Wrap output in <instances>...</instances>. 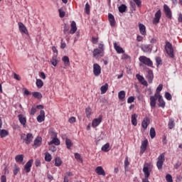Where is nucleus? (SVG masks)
<instances>
[{
  "mask_svg": "<svg viewBox=\"0 0 182 182\" xmlns=\"http://www.w3.org/2000/svg\"><path fill=\"white\" fill-rule=\"evenodd\" d=\"M21 139L25 141L26 144H31V143H32V140H33V135L31 133H28L26 135L23 134L21 136Z\"/></svg>",
  "mask_w": 182,
  "mask_h": 182,
  "instance_id": "obj_3",
  "label": "nucleus"
},
{
  "mask_svg": "<svg viewBox=\"0 0 182 182\" xmlns=\"http://www.w3.org/2000/svg\"><path fill=\"white\" fill-rule=\"evenodd\" d=\"M18 117L21 124H22L23 127H26V117L23 116V114H18Z\"/></svg>",
  "mask_w": 182,
  "mask_h": 182,
  "instance_id": "obj_13",
  "label": "nucleus"
},
{
  "mask_svg": "<svg viewBox=\"0 0 182 182\" xmlns=\"http://www.w3.org/2000/svg\"><path fill=\"white\" fill-rule=\"evenodd\" d=\"M50 62L53 66H56V65H58V58L56 56H53Z\"/></svg>",
  "mask_w": 182,
  "mask_h": 182,
  "instance_id": "obj_46",
  "label": "nucleus"
},
{
  "mask_svg": "<svg viewBox=\"0 0 182 182\" xmlns=\"http://www.w3.org/2000/svg\"><path fill=\"white\" fill-rule=\"evenodd\" d=\"M139 62H141V63H143L144 65H146V66H149V68H153V61H151V60H150V58L142 55L140 56L139 58Z\"/></svg>",
  "mask_w": 182,
  "mask_h": 182,
  "instance_id": "obj_2",
  "label": "nucleus"
},
{
  "mask_svg": "<svg viewBox=\"0 0 182 182\" xmlns=\"http://www.w3.org/2000/svg\"><path fill=\"white\" fill-rule=\"evenodd\" d=\"M107 89H109V85L105 84V85H102L100 88L101 95H105V93L107 92Z\"/></svg>",
  "mask_w": 182,
  "mask_h": 182,
  "instance_id": "obj_31",
  "label": "nucleus"
},
{
  "mask_svg": "<svg viewBox=\"0 0 182 182\" xmlns=\"http://www.w3.org/2000/svg\"><path fill=\"white\" fill-rule=\"evenodd\" d=\"M85 11L87 15H89V14H90V5H89V3H87L85 4Z\"/></svg>",
  "mask_w": 182,
  "mask_h": 182,
  "instance_id": "obj_43",
  "label": "nucleus"
},
{
  "mask_svg": "<svg viewBox=\"0 0 182 182\" xmlns=\"http://www.w3.org/2000/svg\"><path fill=\"white\" fill-rule=\"evenodd\" d=\"M59 14H60V18H64L65 16V12L63 11V10L62 9H60L58 10Z\"/></svg>",
  "mask_w": 182,
  "mask_h": 182,
  "instance_id": "obj_54",
  "label": "nucleus"
},
{
  "mask_svg": "<svg viewBox=\"0 0 182 182\" xmlns=\"http://www.w3.org/2000/svg\"><path fill=\"white\" fill-rule=\"evenodd\" d=\"M166 180L167 182H173V177L170 174L166 176Z\"/></svg>",
  "mask_w": 182,
  "mask_h": 182,
  "instance_id": "obj_50",
  "label": "nucleus"
},
{
  "mask_svg": "<svg viewBox=\"0 0 182 182\" xmlns=\"http://www.w3.org/2000/svg\"><path fill=\"white\" fill-rule=\"evenodd\" d=\"M155 60H156V63L157 68H159V66L163 65V60H161V58L156 57Z\"/></svg>",
  "mask_w": 182,
  "mask_h": 182,
  "instance_id": "obj_40",
  "label": "nucleus"
},
{
  "mask_svg": "<svg viewBox=\"0 0 182 182\" xmlns=\"http://www.w3.org/2000/svg\"><path fill=\"white\" fill-rule=\"evenodd\" d=\"M127 9V6H126V4H122L118 7V10H119V12H120V14H124Z\"/></svg>",
  "mask_w": 182,
  "mask_h": 182,
  "instance_id": "obj_26",
  "label": "nucleus"
},
{
  "mask_svg": "<svg viewBox=\"0 0 182 182\" xmlns=\"http://www.w3.org/2000/svg\"><path fill=\"white\" fill-rule=\"evenodd\" d=\"M42 144V137L38 136L33 142V146L36 148L39 147Z\"/></svg>",
  "mask_w": 182,
  "mask_h": 182,
  "instance_id": "obj_19",
  "label": "nucleus"
},
{
  "mask_svg": "<svg viewBox=\"0 0 182 182\" xmlns=\"http://www.w3.org/2000/svg\"><path fill=\"white\" fill-rule=\"evenodd\" d=\"M70 26H71V28L70 30V33H71V35H73V33H75L76 31H77V27L76 26V22L72 21Z\"/></svg>",
  "mask_w": 182,
  "mask_h": 182,
  "instance_id": "obj_23",
  "label": "nucleus"
},
{
  "mask_svg": "<svg viewBox=\"0 0 182 182\" xmlns=\"http://www.w3.org/2000/svg\"><path fill=\"white\" fill-rule=\"evenodd\" d=\"M133 102H134V97H129L127 99V103H133Z\"/></svg>",
  "mask_w": 182,
  "mask_h": 182,
  "instance_id": "obj_57",
  "label": "nucleus"
},
{
  "mask_svg": "<svg viewBox=\"0 0 182 182\" xmlns=\"http://www.w3.org/2000/svg\"><path fill=\"white\" fill-rule=\"evenodd\" d=\"M69 29H70L69 26L67 24H65L64 30H63L65 35H66L67 32H69Z\"/></svg>",
  "mask_w": 182,
  "mask_h": 182,
  "instance_id": "obj_55",
  "label": "nucleus"
},
{
  "mask_svg": "<svg viewBox=\"0 0 182 182\" xmlns=\"http://www.w3.org/2000/svg\"><path fill=\"white\" fill-rule=\"evenodd\" d=\"M15 160L16 163H22V161H23V155L20 154V155L16 156Z\"/></svg>",
  "mask_w": 182,
  "mask_h": 182,
  "instance_id": "obj_35",
  "label": "nucleus"
},
{
  "mask_svg": "<svg viewBox=\"0 0 182 182\" xmlns=\"http://www.w3.org/2000/svg\"><path fill=\"white\" fill-rule=\"evenodd\" d=\"M35 113H36V107H33L30 111V114L31 116H34L35 115Z\"/></svg>",
  "mask_w": 182,
  "mask_h": 182,
  "instance_id": "obj_51",
  "label": "nucleus"
},
{
  "mask_svg": "<svg viewBox=\"0 0 182 182\" xmlns=\"http://www.w3.org/2000/svg\"><path fill=\"white\" fill-rule=\"evenodd\" d=\"M36 167H39L41 166V161L39 159H36L35 161Z\"/></svg>",
  "mask_w": 182,
  "mask_h": 182,
  "instance_id": "obj_63",
  "label": "nucleus"
},
{
  "mask_svg": "<svg viewBox=\"0 0 182 182\" xmlns=\"http://www.w3.org/2000/svg\"><path fill=\"white\" fill-rule=\"evenodd\" d=\"M130 162H129V157L127 156L124 160V168L125 170L129 167Z\"/></svg>",
  "mask_w": 182,
  "mask_h": 182,
  "instance_id": "obj_49",
  "label": "nucleus"
},
{
  "mask_svg": "<svg viewBox=\"0 0 182 182\" xmlns=\"http://www.w3.org/2000/svg\"><path fill=\"white\" fill-rule=\"evenodd\" d=\"M32 95H33V97H35L36 99L41 100L43 97L42 93H41L39 92H32Z\"/></svg>",
  "mask_w": 182,
  "mask_h": 182,
  "instance_id": "obj_34",
  "label": "nucleus"
},
{
  "mask_svg": "<svg viewBox=\"0 0 182 182\" xmlns=\"http://www.w3.org/2000/svg\"><path fill=\"white\" fill-rule=\"evenodd\" d=\"M19 166H17L16 164L14 165V169L13 171V173L14 174V176H16V174H18V173H19Z\"/></svg>",
  "mask_w": 182,
  "mask_h": 182,
  "instance_id": "obj_48",
  "label": "nucleus"
},
{
  "mask_svg": "<svg viewBox=\"0 0 182 182\" xmlns=\"http://www.w3.org/2000/svg\"><path fill=\"white\" fill-rule=\"evenodd\" d=\"M165 50L167 53V55L171 58V59H173L174 58V48H173V45L168 41L166 43L165 46Z\"/></svg>",
  "mask_w": 182,
  "mask_h": 182,
  "instance_id": "obj_1",
  "label": "nucleus"
},
{
  "mask_svg": "<svg viewBox=\"0 0 182 182\" xmlns=\"http://www.w3.org/2000/svg\"><path fill=\"white\" fill-rule=\"evenodd\" d=\"M165 156H166V154L165 153H162L158 157V161H157V163H156V166L158 167L159 170H161V168H163V164H164V161L166 160V159L164 158Z\"/></svg>",
  "mask_w": 182,
  "mask_h": 182,
  "instance_id": "obj_4",
  "label": "nucleus"
},
{
  "mask_svg": "<svg viewBox=\"0 0 182 182\" xmlns=\"http://www.w3.org/2000/svg\"><path fill=\"white\" fill-rule=\"evenodd\" d=\"M33 163V159H30L24 166V170L26 173H31V167H32V164Z\"/></svg>",
  "mask_w": 182,
  "mask_h": 182,
  "instance_id": "obj_11",
  "label": "nucleus"
},
{
  "mask_svg": "<svg viewBox=\"0 0 182 182\" xmlns=\"http://www.w3.org/2000/svg\"><path fill=\"white\" fill-rule=\"evenodd\" d=\"M85 113H86V116L87 117H90V115L92 114V109L90 107H87L85 109Z\"/></svg>",
  "mask_w": 182,
  "mask_h": 182,
  "instance_id": "obj_45",
  "label": "nucleus"
},
{
  "mask_svg": "<svg viewBox=\"0 0 182 182\" xmlns=\"http://www.w3.org/2000/svg\"><path fill=\"white\" fill-rule=\"evenodd\" d=\"M36 85L38 89H41L43 86V81L41 79H37Z\"/></svg>",
  "mask_w": 182,
  "mask_h": 182,
  "instance_id": "obj_38",
  "label": "nucleus"
},
{
  "mask_svg": "<svg viewBox=\"0 0 182 182\" xmlns=\"http://www.w3.org/2000/svg\"><path fill=\"white\" fill-rule=\"evenodd\" d=\"M75 157L77 160H78L79 161H82V156H80V154L78 153H75Z\"/></svg>",
  "mask_w": 182,
  "mask_h": 182,
  "instance_id": "obj_53",
  "label": "nucleus"
},
{
  "mask_svg": "<svg viewBox=\"0 0 182 182\" xmlns=\"http://www.w3.org/2000/svg\"><path fill=\"white\" fill-rule=\"evenodd\" d=\"M141 50H143V52L145 53H149V52H151V49H150V46L149 45H144L141 46Z\"/></svg>",
  "mask_w": 182,
  "mask_h": 182,
  "instance_id": "obj_33",
  "label": "nucleus"
},
{
  "mask_svg": "<svg viewBox=\"0 0 182 182\" xmlns=\"http://www.w3.org/2000/svg\"><path fill=\"white\" fill-rule=\"evenodd\" d=\"M146 79L149 83H153V79H154V75L153 74V70H149L148 74L146 75Z\"/></svg>",
  "mask_w": 182,
  "mask_h": 182,
  "instance_id": "obj_15",
  "label": "nucleus"
},
{
  "mask_svg": "<svg viewBox=\"0 0 182 182\" xmlns=\"http://www.w3.org/2000/svg\"><path fill=\"white\" fill-rule=\"evenodd\" d=\"M95 172L97 173V174H98V176H106V172L105 171V169H103V167L102 166H97L95 168Z\"/></svg>",
  "mask_w": 182,
  "mask_h": 182,
  "instance_id": "obj_14",
  "label": "nucleus"
},
{
  "mask_svg": "<svg viewBox=\"0 0 182 182\" xmlns=\"http://www.w3.org/2000/svg\"><path fill=\"white\" fill-rule=\"evenodd\" d=\"M160 18H161V10H158L155 14V17L153 20V23L157 25L160 22Z\"/></svg>",
  "mask_w": 182,
  "mask_h": 182,
  "instance_id": "obj_6",
  "label": "nucleus"
},
{
  "mask_svg": "<svg viewBox=\"0 0 182 182\" xmlns=\"http://www.w3.org/2000/svg\"><path fill=\"white\" fill-rule=\"evenodd\" d=\"M132 124L133 126H137V114H134L132 115Z\"/></svg>",
  "mask_w": 182,
  "mask_h": 182,
  "instance_id": "obj_29",
  "label": "nucleus"
},
{
  "mask_svg": "<svg viewBox=\"0 0 182 182\" xmlns=\"http://www.w3.org/2000/svg\"><path fill=\"white\" fill-rule=\"evenodd\" d=\"M63 62H64L65 66H70V61L69 60V57L64 56L62 58Z\"/></svg>",
  "mask_w": 182,
  "mask_h": 182,
  "instance_id": "obj_32",
  "label": "nucleus"
},
{
  "mask_svg": "<svg viewBox=\"0 0 182 182\" xmlns=\"http://www.w3.org/2000/svg\"><path fill=\"white\" fill-rule=\"evenodd\" d=\"M181 166V162H176V164L174 166V168H176V170H178V168H180V166Z\"/></svg>",
  "mask_w": 182,
  "mask_h": 182,
  "instance_id": "obj_60",
  "label": "nucleus"
},
{
  "mask_svg": "<svg viewBox=\"0 0 182 182\" xmlns=\"http://www.w3.org/2000/svg\"><path fill=\"white\" fill-rule=\"evenodd\" d=\"M161 90H163V84H160L158 87L156 88V94L158 96L159 95H160V92H161Z\"/></svg>",
  "mask_w": 182,
  "mask_h": 182,
  "instance_id": "obj_47",
  "label": "nucleus"
},
{
  "mask_svg": "<svg viewBox=\"0 0 182 182\" xmlns=\"http://www.w3.org/2000/svg\"><path fill=\"white\" fill-rule=\"evenodd\" d=\"M18 28L20 32H22L23 33L28 35V29H26V26H25V25L22 23V22L18 23Z\"/></svg>",
  "mask_w": 182,
  "mask_h": 182,
  "instance_id": "obj_18",
  "label": "nucleus"
},
{
  "mask_svg": "<svg viewBox=\"0 0 182 182\" xmlns=\"http://www.w3.org/2000/svg\"><path fill=\"white\" fill-rule=\"evenodd\" d=\"M65 144L67 146V149H70V147H72V146H73L72 141L68 138H66V139H65Z\"/></svg>",
  "mask_w": 182,
  "mask_h": 182,
  "instance_id": "obj_41",
  "label": "nucleus"
},
{
  "mask_svg": "<svg viewBox=\"0 0 182 182\" xmlns=\"http://www.w3.org/2000/svg\"><path fill=\"white\" fill-rule=\"evenodd\" d=\"M134 2H135L136 5L138 6V8H140L141 6V0H133Z\"/></svg>",
  "mask_w": 182,
  "mask_h": 182,
  "instance_id": "obj_56",
  "label": "nucleus"
},
{
  "mask_svg": "<svg viewBox=\"0 0 182 182\" xmlns=\"http://www.w3.org/2000/svg\"><path fill=\"white\" fill-rule=\"evenodd\" d=\"M136 77L139 80V83H141V85H143L144 86H149L147 81L144 80V77H143L140 74H136Z\"/></svg>",
  "mask_w": 182,
  "mask_h": 182,
  "instance_id": "obj_8",
  "label": "nucleus"
},
{
  "mask_svg": "<svg viewBox=\"0 0 182 182\" xmlns=\"http://www.w3.org/2000/svg\"><path fill=\"white\" fill-rule=\"evenodd\" d=\"M157 94H154V96L150 97V106L152 109H154V107H156V102L157 101Z\"/></svg>",
  "mask_w": 182,
  "mask_h": 182,
  "instance_id": "obj_10",
  "label": "nucleus"
},
{
  "mask_svg": "<svg viewBox=\"0 0 182 182\" xmlns=\"http://www.w3.org/2000/svg\"><path fill=\"white\" fill-rule=\"evenodd\" d=\"M108 19L109 21V23L111 26H115L116 25V20H114V16L112 14H108Z\"/></svg>",
  "mask_w": 182,
  "mask_h": 182,
  "instance_id": "obj_21",
  "label": "nucleus"
},
{
  "mask_svg": "<svg viewBox=\"0 0 182 182\" xmlns=\"http://www.w3.org/2000/svg\"><path fill=\"white\" fill-rule=\"evenodd\" d=\"M45 160L46 161H52V155L46 152L45 153Z\"/></svg>",
  "mask_w": 182,
  "mask_h": 182,
  "instance_id": "obj_42",
  "label": "nucleus"
},
{
  "mask_svg": "<svg viewBox=\"0 0 182 182\" xmlns=\"http://www.w3.org/2000/svg\"><path fill=\"white\" fill-rule=\"evenodd\" d=\"M1 182H6V176L5 175L1 176Z\"/></svg>",
  "mask_w": 182,
  "mask_h": 182,
  "instance_id": "obj_62",
  "label": "nucleus"
},
{
  "mask_svg": "<svg viewBox=\"0 0 182 182\" xmlns=\"http://www.w3.org/2000/svg\"><path fill=\"white\" fill-rule=\"evenodd\" d=\"M99 50H100L102 52H104L105 50V45L103 43H100L98 45Z\"/></svg>",
  "mask_w": 182,
  "mask_h": 182,
  "instance_id": "obj_58",
  "label": "nucleus"
},
{
  "mask_svg": "<svg viewBox=\"0 0 182 182\" xmlns=\"http://www.w3.org/2000/svg\"><path fill=\"white\" fill-rule=\"evenodd\" d=\"M149 135L151 139H154L156 137V129L154 128L151 127L149 132Z\"/></svg>",
  "mask_w": 182,
  "mask_h": 182,
  "instance_id": "obj_39",
  "label": "nucleus"
},
{
  "mask_svg": "<svg viewBox=\"0 0 182 182\" xmlns=\"http://www.w3.org/2000/svg\"><path fill=\"white\" fill-rule=\"evenodd\" d=\"M102 53H103V51L99 50V48H95L93 50V57L97 58V56H99V55H102Z\"/></svg>",
  "mask_w": 182,
  "mask_h": 182,
  "instance_id": "obj_28",
  "label": "nucleus"
},
{
  "mask_svg": "<svg viewBox=\"0 0 182 182\" xmlns=\"http://www.w3.org/2000/svg\"><path fill=\"white\" fill-rule=\"evenodd\" d=\"M52 144H55V146H59L60 144V141L58 139V136L55 138H53L52 141L48 142V145L50 146Z\"/></svg>",
  "mask_w": 182,
  "mask_h": 182,
  "instance_id": "obj_25",
  "label": "nucleus"
},
{
  "mask_svg": "<svg viewBox=\"0 0 182 182\" xmlns=\"http://www.w3.org/2000/svg\"><path fill=\"white\" fill-rule=\"evenodd\" d=\"M158 102H159V107L164 108L166 106V102H164V100H163V97L161 95H158Z\"/></svg>",
  "mask_w": 182,
  "mask_h": 182,
  "instance_id": "obj_20",
  "label": "nucleus"
},
{
  "mask_svg": "<svg viewBox=\"0 0 182 182\" xmlns=\"http://www.w3.org/2000/svg\"><path fill=\"white\" fill-rule=\"evenodd\" d=\"M37 121L38 123H42V122L45 121V111H40V114L37 117Z\"/></svg>",
  "mask_w": 182,
  "mask_h": 182,
  "instance_id": "obj_17",
  "label": "nucleus"
},
{
  "mask_svg": "<svg viewBox=\"0 0 182 182\" xmlns=\"http://www.w3.org/2000/svg\"><path fill=\"white\" fill-rule=\"evenodd\" d=\"M109 147H110V144L107 143L102 146V151H105L107 153V151H109V150H110Z\"/></svg>",
  "mask_w": 182,
  "mask_h": 182,
  "instance_id": "obj_36",
  "label": "nucleus"
},
{
  "mask_svg": "<svg viewBox=\"0 0 182 182\" xmlns=\"http://www.w3.org/2000/svg\"><path fill=\"white\" fill-rule=\"evenodd\" d=\"M102 119L103 117H102V115H100L98 118L94 119L92 123V127H97V126H99V124L102 123Z\"/></svg>",
  "mask_w": 182,
  "mask_h": 182,
  "instance_id": "obj_9",
  "label": "nucleus"
},
{
  "mask_svg": "<svg viewBox=\"0 0 182 182\" xmlns=\"http://www.w3.org/2000/svg\"><path fill=\"white\" fill-rule=\"evenodd\" d=\"M55 167H60L62 166V159H60V157H56L55 159Z\"/></svg>",
  "mask_w": 182,
  "mask_h": 182,
  "instance_id": "obj_30",
  "label": "nucleus"
},
{
  "mask_svg": "<svg viewBox=\"0 0 182 182\" xmlns=\"http://www.w3.org/2000/svg\"><path fill=\"white\" fill-rule=\"evenodd\" d=\"M114 48L117 53H124V50L120 46H117V43H114Z\"/></svg>",
  "mask_w": 182,
  "mask_h": 182,
  "instance_id": "obj_24",
  "label": "nucleus"
},
{
  "mask_svg": "<svg viewBox=\"0 0 182 182\" xmlns=\"http://www.w3.org/2000/svg\"><path fill=\"white\" fill-rule=\"evenodd\" d=\"M100 73H102V67L99 64L95 63L93 65V74L97 77L100 75Z\"/></svg>",
  "mask_w": 182,
  "mask_h": 182,
  "instance_id": "obj_5",
  "label": "nucleus"
},
{
  "mask_svg": "<svg viewBox=\"0 0 182 182\" xmlns=\"http://www.w3.org/2000/svg\"><path fill=\"white\" fill-rule=\"evenodd\" d=\"M149 124H150V119L146 117L141 122V127L146 130L149 127Z\"/></svg>",
  "mask_w": 182,
  "mask_h": 182,
  "instance_id": "obj_12",
  "label": "nucleus"
},
{
  "mask_svg": "<svg viewBox=\"0 0 182 182\" xmlns=\"http://www.w3.org/2000/svg\"><path fill=\"white\" fill-rule=\"evenodd\" d=\"M149 144V141L147 139H145L141 142V153L143 154L146 151L147 149V145Z\"/></svg>",
  "mask_w": 182,
  "mask_h": 182,
  "instance_id": "obj_16",
  "label": "nucleus"
},
{
  "mask_svg": "<svg viewBox=\"0 0 182 182\" xmlns=\"http://www.w3.org/2000/svg\"><path fill=\"white\" fill-rule=\"evenodd\" d=\"M9 134V132L6 129H0V137L4 139V137H6Z\"/></svg>",
  "mask_w": 182,
  "mask_h": 182,
  "instance_id": "obj_27",
  "label": "nucleus"
},
{
  "mask_svg": "<svg viewBox=\"0 0 182 182\" xmlns=\"http://www.w3.org/2000/svg\"><path fill=\"white\" fill-rule=\"evenodd\" d=\"M139 28L140 33L144 35V36H146V35L147 34V33L146 32V26H144L143 23H139Z\"/></svg>",
  "mask_w": 182,
  "mask_h": 182,
  "instance_id": "obj_22",
  "label": "nucleus"
},
{
  "mask_svg": "<svg viewBox=\"0 0 182 182\" xmlns=\"http://www.w3.org/2000/svg\"><path fill=\"white\" fill-rule=\"evenodd\" d=\"M68 122L70 123H75L76 122V118L75 117H72L69 119Z\"/></svg>",
  "mask_w": 182,
  "mask_h": 182,
  "instance_id": "obj_61",
  "label": "nucleus"
},
{
  "mask_svg": "<svg viewBox=\"0 0 182 182\" xmlns=\"http://www.w3.org/2000/svg\"><path fill=\"white\" fill-rule=\"evenodd\" d=\"M118 97L119 99V100H123V99H124V97H126V92L124 91H120L118 93Z\"/></svg>",
  "mask_w": 182,
  "mask_h": 182,
  "instance_id": "obj_37",
  "label": "nucleus"
},
{
  "mask_svg": "<svg viewBox=\"0 0 182 182\" xmlns=\"http://www.w3.org/2000/svg\"><path fill=\"white\" fill-rule=\"evenodd\" d=\"M50 151H53V153H55V151H56V146H51L50 147Z\"/></svg>",
  "mask_w": 182,
  "mask_h": 182,
  "instance_id": "obj_64",
  "label": "nucleus"
},
{
  "mask_svg": "<svg viewBox=\"0 0 182 182\" xmlns=\"http://www.w3.org/2000/svg\"><path fill=\"white\" fill-rule=\"evenodd\" d=\"M164 13L166 18L171 19L172 14H171V9H170V7H168V6H167L166 4H164Z\"/></svg>",
  "mask_w": 182,
  "mask_h": 182,
  "instance_id": "obj_7",
  "label": "nucleus"
},
{
  "mask_svg": "<svg viewBox=\"0 0 182 182\" xmlns=\"http://www.w3.org/2000/svg\"><path fill=\"white\" fill-rule=\"evenodd\" d=\"M129 5L134 11H136V4L134 2L130 1Z\"/></svg>",
  "mask_w": 182,
  "mask_h": 182,
  "instance_id": "obj_59",
  "label": "nucleus"
},
{
  "mask_svg": "<svg viewBox=\"0 0 182 182\" xmlns=\"http://www.w3.org/2000/svg\"><path fill=\"white\" fill-rule=\"evenodd\" d=\"M168 126L169 129H174V126H175L174 119H171L169 120Z\"/></svg>",
  "mask_w": 182,
  "mask_h": 182,
  "instance_id": "obj_44",
  "label": "nucleus"
},
{
  "mask_svg": "<svg viewBox=\"0 0 182 182\" xmlns=\"http://www.w3.org/2000/svg\"><path fill=\"white\" fill-rule=\"evenodd\" d=\"M165 97L167 100H171V94H170L169 92H166L165 93Z\"/></svg>",
  "mask_w": 182,
  "mask_h": 182,
  "instance_id": "obj_52",
  "label": "nucleus"
}]
</instances>
